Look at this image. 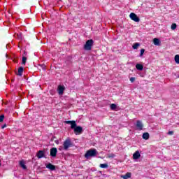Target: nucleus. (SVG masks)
<instances>
[{
    "mask_svg": "<svg viewBox=\"0 0 179 179\" xmlns=\"http://www.w3.org/2000/svg\"><path fill=\"white\" fill-rule=\"evenodd\" d=\"M73 147V143H71V139L66 138L63 143V146L59 148V151L64 150L67 151L70 148Z\"/></svg>",
    "mask_w": 179,
    "mask_h": 179,
    "instance_id": "obj_1",
    "label": "nucleus"
},
{
    "mask_svg": "<svg viewBox=\"0 0 179 179\" xmlns=\"http://www.w3.org/2000/svg\"><path fill=\"white\" fill-rule=\"evenodd\" d=\"M97 152L96 149H90L88 150V151H87V152H85V155H84V157H85L86 159H89V157H94L96 156L97 155Z\"/></svg>",
    "mask_w": 179,
    "mask_h": 179,
    "instance_id": "obj_2",
    "label": "nucleus"
},
{
    "mask_svg": "<svg viewBox=\"0 0 179 179\" xmlns=\"http://www.w3.org/2000/svg\"><path fill=\"white\" fill-rule=\"evenodd\" d=\"M94 44V41L93 39H89L85 42V45H84L83 49L86 51H90L92 50V47Z\"/></svg>",
    "mask_w": 179,
    "mask_h": 179,
    "instance_id": "obj_3",
    "label": "nucleus"
},
{
    "mask_svg": "<svg viewBox=\"0 0 179 179\" xmlns=\"http://www.w3.org/2000/svg\"><path fill=\"white\" fill-rule=\"evenodd\" d=\"M71 129H74V134L80 135L83 132V128L80 126H76L74 128H71Z\"/></svg>",
    "mask_w": 179,
    "mask_h": 179,
    "instance_id": "obj_4",
    "label": "nucleus"
},
{
    "mask_svg": "<svg viewBox=\"0 0 179 179\" xmlns=\"http://www.w3.org/2000/svg\"><path fill=\"white\" fill-rule=\"evenodd\" d=\"M129 17L130 20L136 22H139L141 21V19L134 13H130Z\"/></svg>",
    "mask_w": 179,
    "mask_h": 179,
    "instance_id": "obj_5",
    "label": "nucleus"
},
{
    "mask_svg": "<svg viewBox=\"0 0 179 179\" xmlns=\"http://www.w3.org/2000/svg\"><path fill=\"white\" fill-rule=\"evenodd\" d=\"M65 124H70L71 129H74L76 127H77V124L76 123L75 120H67L65 121Z\"/></svg>",
    "mask_w": 179,
    "mask_h": 179,
    "instance_id": "obj_6",
    "label": "nucleus"
},
{
    "mask_svg": "<svg viewBox=\"0 0 179 179\" xmlns=\"http://www.w3.org/2000/svg\"><path fill=\"white\" fill-rule=\"evenodd\" d=\"M57 153H58V150L56 148H52L50 149V157H57Z\"/></svg>",
    "mask_w": 179,
    "mask_h": 179,
    "instance_id": "obj_7",
    "label": "nucleus"
},
{
    "mask_svg": "<svg viewBox=\"0 0 179 179\" xmlns=\"http://www.w3.org/2000/svg\"><path fill=\"white\" fill-rule=\"evenodd\" d=\"M136 127L138 128V129L139 131L143 130V125L142 122L141 120H136Z\"/></svg>",
    "mask_w": 179,
    "mask_h": 179,
    "instance_id": "obj_8",
    "label": "nucleus"
},
{
    "mask_svg": "<svg viewBox=\"0 0 179 179\" xmlns=\"http://www.w3.org/2000/svg\"><path fill=\"white\" fill-rule=\"evenodd\" d=\"M36 157H38V159L44 158L45 157L44 151L43 150L38 151V153H36Z\"/></svg>",
    "mask_w": 179,
    "mask_h": 179,
    "instance_id": "obj_9",
    "label": "nucleus"
},
{
    "mask_svg": "<svg viewBox=\"0 0 179 179\" xmlns=\"http://www.w3.org/2000/svg\"><path fill=\"white\" fill-rule=\"evenodd\" d=\"M65 87L64 86L59 85L58 86V94L59 95H63V93L64 92Z\"/></svg>",
    "mask_w": 179,
    "mask_h": 179,
    "instance_id": "obj_10",
    "label": "nucleus"
},
{
    "mask_svg": "<svg viewBox=\"0 0 179 179\" xmlns=\"http://www.w3.org/2000/svg\"><path fill=\"white\" fill-rule=\"evenodd\" d=\"M152 43L154 44V45L159 46L160 40L158 38H154V39H152Z\"/></svg>",
    "mask_w": 179,
    "mask_h": 179,
    "instance_id": "obj_11",
    "label": "nucleus"
},
{
    "mask_svg": "<svg viewBox=\"0 0 179 179\" xmlns=\"http://www.w3.org/2000/svg\"><path fill=\"white\" fill-rule=\"evenodd\" d=\"M140 157H141V154L139 153V151H136V152H134V154H133V159L134 160H137Z\"/></svg>",
    "mask_w": 179,
    "mask_h": 179,
    "instance_id": "obj_12",
    "label": "nucleus"
},
{
    "mask_svg": "<svg viewBox=\"0 0 179 179\" xmlns=\"http://www.w3.org/2000/svg\"><path fill=\"white\" fill-rule=\"evenodd\" d=\"M46 169L53 171H55V166L52 164H46Z\"/></svg>",
    "mask_w": 179,
    "mask_h": 179,
    "instance_id": "obj_13",
    "label": "nucleus"
},
{
    "mask_svg": "<svg viewBox=\"0 0 179 179\" xmlns=\"http://www.w3.org/2000/svg\"><path fill=\"white\" fill-rule=\"evenodd\" d=\"M24 70V68L22 66L19 67L17 69V76H22L23 75V71Z\"/></svg>",
    "mask_w": 179,
    "mask_h": 179,
    "instance_id": "obj_14",
    "label": "nucleus"
},
{
    "mask_svg": "<svg viewBox=\"0 0 179 179\" xmlns=\"http://www.w3.org/2000/svg\"><path fill=\"white\" fill-rule=\"evenodd\" d=\"M131 177V173L130 172H128L125 173V175L120 176V178L123 179H129Z\"/></svg>",
    "mask_w": 179,
    "mask_h": 179,
    "instance_id": "obj_15",
    "label": "nucleus"
},
{
    "mask_svg": "<svg viewBox=\"0 0 179 179\" xmlns=\"http://www.w3.org/2000/svg\"><path fill=\"white\" fill-rule=\"evenodd\" d=\"M19 166H20V167L24 170H27V166H25L24 161L19 162Z\"/></svg>",
    "mask_w": 179,
    "mask_h": 179,
    "instance_id": "obj_16",
    "label": "nucleus"
},
{
    "mask_svg": "<svg viewBox=\"0 0 179 179\" xmlns=\"http://www.w3.org/2000/svg\"><path fill=\"white\" fill-rule=\"evenodd\" d=\"M136 70H138V71H143V64H136Z\"/></svg>",
    "mask_w": 179,
    "mask_h": 179,
    "instance_id": "obj_17",
    "label": "nucleus"
},
{
    "mask_svg": "<svg viewBox=\"0 0 179 179\" xmlns=\"http://www.w3.org/2000/svg\"><path fill=\"white\" fill-rule=\"evenodd\" d=\"M142 138H143V139H144L145 141L149 139V133L145 132V133L143 134Z\"/></svg>",
    "mask_w": 179,
    "mask_h": 179,
    "instance_id": "obj_18",
    "label": "nucleus"
},
{
    "mask_svg": "<svg viewBox=\"0 0 179 179\" xmlns=\"http://www.w3.org/2000/svg\"><path fill=\"white\" fill-rule=\"evenodd\" d=\"M174 62H176V64H179V55H176L174 57Z\"/></svg>",
    "mask_w": 179,
    "mask_h": 179,
    "instance_id": "obj_19",
    "label": "nucleus"
},
{
    "mask_svg": "<svg viewBox=\"0 0 179 179\" xmlns=\"http://www.w3.org/2000/svg\"><path fill=\"white\" fill-rule=\"evenodd\" d=\"M117 109V105L115 103L110 104V110H115Z\"/></svg>",
    "mask_w": 179,
    "mask_h": 179,
    "instance_id": "obj_20",
    "label": "nucleus"
},
{
    "mask_svg": "<svg viewBox=\"0 0 179 179\" xmlns=\"http://www.w3.org/2000/svg\"><path fill=\"white\" fill-rule=\"evenodd\" d=\"M171 30H175L176 29H177V24H176V23L171 24Z\"/></svg>",
    "mask_w": 179,
    "mask_h": 179,
    "instance_id": "obj_21",
    "label": "nucleus"
},
{
    "mask_svg": "<svg viewBox=\"0 0 179 179\" xmlns=\"http://www.w3.org/2000/svg\"><path fill=\"white\" fill-rule=\"evenodd\" d=\"M99 167L101 169H107L108 168V164H101L99 165Z\"/></svg>",
    "mask_w": 179,
    "mask_h": 179,
    "instance_id": "obj_22",
    "label": "nucleus"
},
{
    "mask_svg": "<svg viewBox=\"0 0 179 179\" xmlns=\"http://www.w3.org/2000/svg\"><path fill=\"white\" fill-rule=\"evenodd\" d=\"M139 43H134V45H133V49H134V50H136V49H138V47H139Z\"/></svg>",
    "mask_w": 179,
    "mask_h": 179,
    "instance_id": "obj_23",
    "label": "nucleus"
},
{
    "mask_svg": "<svg viewBox=\"0 0 179 179\" xmlns=\"http://www.w3.org/2000/svg\"><path fill=\"white\" fill-rule=\"evenodd\" d=\"M27 62V57L23 56L22 64L25 65V63Z\"/></svg>",
    "mask_w": 179,
    "mask_h": 179,
    "instance_id": "obj_24",
    "label": "nucleus"
},
{
    "mask_svg": "<svg viewBox=\"0 0 179 179\" xmlns=\"http://www.w3.org/2000/svg\"><path fill=\"white\" fill-rule=\"evenodd\" d=\"M114 157H115V155L114 154L108 155V158H114Z\"/></svg>",
    "mask_w": 179,
    "mask_h": 179,
    "instance_id": "obj_25",
    "label": "nucleus"
},
{
    "mask_svg": "<svg viewBox=\"0 0 179 179\" xmlns=\"http://www.w3.org/2000/svg\"><path fill=\"white\" fill-rule=\"evenodd\" d=\"M136 81V78L131 77L130 78V83H134Z\"/></svg>",
    "mask_w": 179,
    "mask_h": 179,
    "instance_id": "obj_26",
    "label": "nucleus"
},
{
    "mask_svg": "<svg viewBox=\"0 0 179 179\" xmlns=\"http://www.w3.org/2000/svg\"><path fill=\"white\" fill-rule=\"evenodd\" d=\"M4 120V115H0V122H3Z\"/></svg>",
    "mask_w": 179,
    "mask_h": 179,
    "instance_id": "obj_27",
    "label": "nucleus"
},
{
    "mask_svg": "<svg viewBox=\"0 0 179 179\" xmlns=\"http://www.w3.org/2000/svg\"><path fill=\"white\" fill-rule=\"evenodd\" d=\"M144 52H145V50L144 49H141V54H140V57H142L143 56V55L144 54Z\"/></svg>",
    "mask_w": 179,
    "mask_h": 179,
    "instance_id": "obj_28",
    "label": "nucleus"
},
{
    "mask_svg": "<svg viewBox=\"0 0 179 179\" xmlns=\"http://www.w3.org/2000/svg\"><path fill=\"white\" fill-rule=\"evenodd\" d=\"M174 134V132L173 131H169L168 132V135H173Z\"/></svg>",
    "mask_w": 179,
    "mask_h": 179,
    "instance_id": "obj_29",
    "label": "nucleus"
},
{
    "mask_svg": "<svg viewBox=\"0 0 179 179\" xmlns=\"http://www.w3.org/2000/svg\"><path fill=\"white\" fill-rule=\"evenodd\" d=\"M6 127V124H4V125L1 126V129H4Z\"/></svg>",
    "mask_w": 179,
    "mask_h": 179,
    "instance_id": "obj_30",
    "label": "nucleus"
},
{
    "mask_svg": "<svg viewBox=\"0 0 179 179\" xmlns=\"http://www.w3.org/2000/svg\"><path fill=\"white\" fill-rule=\"evenodd\" d=\"M55 143H57V144H58L59 143V142H58V141L57 140V141H55Z\"/></svg>",
    "mask_w": 179,
    "mask_h": 179,
    "instance_id": "obj_31",
    "label": "nucleus"
},
{
    "mask_svg": "<svg viewBox=\"0 0 179 179\" xmlns=\"http://www.w3.org/2000/svg\"><path fill=\"white\" fill-rule=\"evenodd\" d=\"M0 166H1V164H0Z\"/></svg>",
    "mask_w": 179,
    "mask_h": 179,
    "instance_id": "obj_32",
    "label": "nucleus"
},
{
    "mask_svg": "<svg viewBox=\"0 0 179 179\" xmlns=\"http://www.w3.org/2000/svg\"><path fill=\"white\" fill-rule=\"evenodd\" d=\"M178 78H179V76H178Z\"/></svg>",
    "mask_w": 179,
    "mask_h": 179,
    "instance_id": "obj_33",
    "label": "nucleus"
}]
</instances>
